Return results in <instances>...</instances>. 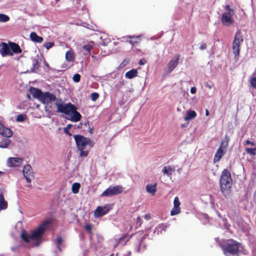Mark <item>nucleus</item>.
<instances>
[{"mask_svg":"<svg viewBox=\"0 0 256 256\" xmlns=\"http://www.w3.org/2000/svg\"><path fill=\"white\" fill-rule=\"evenodd\" d=\"M26 119V116L25 115L23 114H19L18 116L16 118V120L18 122H22L24 121Z\"/></svg>","mask_w":256,"mask_h":256,"instance_id":"nucleus-33","label":"nucleus"},{"mask_svg":"<svg viewBox=\"0 0 256 256\" xmlns=\"http://www.w3.org/2000/svg\"><path fill=\"white\" fill-rule=\"evenodd\" d=\"M150 216L149 214H146L145 216H144V218L146 219V220H150Z\"/></svg>","mask_w":256,"mask_h":256,"instance_id":"nucleus-49","label":"nucleus"},{"mask_svg":"<svg viewBox=\"0 0 256 256\" xmlns=\"http://www.w3.org/2000/svg\"><path fill=\"white\" fill-rule=\"evenodd\" d=\"M2 174H3V172L0 171V175Z\"/></svg>","mask_w":256,"mask_h":256,"instance_id":"nucleus-53","label":"nucleus"},{"mask_svg":"<svg viewBox=\"0 0 256 256\" xmlns=\"http://www.w3.org/2000/svg\"><path fill=\"white\" fill-rule=\"evenodd\" d=\"M146 190L148 193L154 196L156 192V184H148L146 186Z\"/></svg>","mask_w":256,"mask_h":256,"instance_id":"nucleus-17","label":"nucleus"},{"mask_svg":"<svg viewBox=\"0 0 256 256\" xmlns=\"http://www.w3.org/2000/svg\"><path fill=\"white\" fill-rule=\"evenodd\" d=\"M180 202L179 198L178 196L175 197L174 200V207L170 211L171 216H175L179 214L180 212Z\"/></svg>","mask_w":256,"mask_h":256,"instance_id":"nucleus-14","label":"nucleus"},{"mask_svg":"<svg viewBox=\"0 0 256 256\" xmlns=\"http://www.w3.org/2000/svg\"><path fill=\"white\" fill-rule=\"evenodd\" d=\"M196 116V114L194 110H188L186 112V116L184 119L185 121H189L194 118Z\"/></svg>","mask_w":256,"mask_h":256,"instance_id":"nucleus-20","label":"nucleus"},{"mask_svg":"<svg viewBox=\"0 0 256 256\" xmlns=\"http://www.w3.org/2000/svg\"><path fill=\"white\" fill-rule=\"evenodd\" d=\"M196 90L195 87H192L190 91L192 94H194L196 92Z\"/></svg>","mask_w":256,"mask_h":256,"instance_id":"nucleus-44","label":"nucleus"},{"mask_svg":"<svg viewBox=\"0 0 256 256\" xmlns=\"http://www.w3.org/2000/svg\"><path fill=\"white\" fill-rule=\"evenodd\" d=\"M92 48V46L90 44H86L82 46L83 50H86V52H90Z\"/></svg>","mask_w":256,"mask_h":256,"instance_id":"nucleus-38","label":"nucleus"},{"mask_svg":"<svg viewBox=\"0 0 256 256\" xmlns=\"http://www.w3.org/2000/svg\"><path fill=\"white\" fill-rule=\"evenodd\" d=\"M54 46V42H46L44 44V46L47 50H49L50 48H52Z\"/></svg>","mask_w":256,"mask_h":256,"instance_id":"nucleus-37","label":"nucleus"},{"mask_svg":"<svg viewBox=\"0 0 256 256\" xmlns=\"http://www.w3.org/2000/svg\"><path fill=\"white\" fill-rule=\"evenodd\" d=\"M30 40L38 43H41L43 41V38L37 35L35 32H32L30 34Z\"/></svg>","mask_w":256,"mask_h":256,"instance_id":"nucleus-19","label":"nucleus"},{"mask_svg":"<svg viewBox=\"0 0 256 256\" xmlns=\"http://www.w3.org/2000/svg\"><path fill=\"white\" fill-rule=\"evenodd\" d=\"M20 161H8V166L10 167L17 166Z\"/></svg>","mask_w":256,"mask_h":256,"instance_id":"nucleus-32","label":"nucleus"},{"mask_svg":"<svg viewBox=\"0 0 256 256\" xmlns=\"http://www.w3.org/2000/svg\"><path fill=\"white\" fill-rule=\"evenodd\" d=\"M240 245V242L230 238L222 242L220 246L226 256H238Z\"/></svg>","mask_w":256,"mask_h":256,"instance_id":"nucleus-3","label":"nucleus"},{"mask_svg":"<svg viewBox=\"0 0 256 256\" xmlns=\"http://www.w3.org/2000/svg\"><path fill=\"white\" fill-rule=\"evenodd\" d=\"M0 134L6 138H10L12 135V132L10 128L4 127L0 122Z\"/></svg>","mask_w":256,"mask_h":256,"instance_id":"nucleus-16","label":"nucleus"},{"mask_svg":"<svg viewBox=\"0 0 256 256\" xmlns=\"http://www.w3.org/2000/svg\"><path fill=\"white\" fill-rule=\"evenodd\" d=\"M166 228L165 226H164V224H159L157 227L156 228H160L162 230H164V228Z\"/></svg>","mask_w":256,"mask_h":256,"instance_id":"nucleus-43","label":"nucleus"},{"mask_svg":"<svg viewBox=\"0 0 256 256\" xmlns=\"http://www.w3.org/2000/svg\"><path fill=\"white\" fill-rule=\"evenodd\" d=\"M232 182L230 172L227 169L224 170L220 176V184L221 192L226 198L230 194Z\"/></svg>","mask_w":256,"mask_h":256,"instance_id":"nucleus-6","label":"nucleus"},{"mask_svg":"<svg viewBox=\"0 0 256 256\" xmlns=\"http://www.w3.org/2000/svg\"><path fill=\"white\" fill-rule=\"evenodd\" d=\"M243 35L240 31H237L232 44V52L235 56H238L240 54V44L243 42Z\"/></svg>","mask_w":256,"mask_h":256,"instance_id":"nucleus-8","label":"nucleus"},{"mask_svg":"<svg viewBox=\"0 0 256 256\" xmlns=\"http://www.w3.org/2000/svg\"><path fill=\"white\" fill-rule=\"evenodd\" d=\"M78 150L80 151L81 158L87 156L88 150L93 146L92 142L88 138H85L82 136H74Z\"/></svg>","mask_w":256,"mask_h":256,"instance_id":"nucleus-5","label":"nucleus"},{"mask_svg":"<svg viewBox=\"0 0 256 256\" xmlns=\"http://www.w3.org/2000/svg\"><path fill=\"white\" fill-rule=\"evenodd\" d=\"M72 80L74 82H78L80 81V76L78 74H76L73 76Z\"/></svg>","mask_w":256,"mask_h":256,"instance_id":"nucleus-34","label":"nucleus"},{"mask_svg":"<svg viewBox=\"0 0 256 256\" xmlns=\"http://www.w3.org/2000/svg\"><path fill=\"white\" fill-rule=\"evenodd\" d=\"M1 46L2 48L0 50V52L2 56H4L7 55H13V53L10 50V46H8L6 43H2Z\"/></svg>","mask_w":256,"mask_h":256,"instance_id":"nucleus-15","label":"nucleus"},{"mask_svg":"<svg viewBox=\"0 0 256 256\" xmlns=\"http://www.w3.org/2000/svg\"><path fill=\"white\" fill-rule=\"evenodd\" d=\"M142 222L140 218V216H138L136 218V224H139V226H140L142 224Z\"/></svg>","mask_w":256,"mask_h":256,"instance_id":"nucleus-42","label":"nucleus"},{"mask_svg":"<svg viewBox=\"0 0 256 256\" xmlns=\"http://www.w3.org/2000/svg\"><path fill=\"white\" fill-rule=\"evenodd\" d=\"M8 160H22V159L20 158H18L10 157L8 158Z\"/></svg>","mask_w":256,"mask_h":256,"instance_id":"nucleus-45","label":"nucleus"},{"mask_svg":"<svg viewBox=\"0 0 256 256\" xmlns=\"http://www.w3.org/2000/svg\"><path fill=\"white\" fill-rule=\"evenodd\" d=\"M30 92L34 98H37L42 104L46 106L52 104L56 100V96L54 94L49 92H42L39 89L34 88H31Z\"/></svg>","mask_w":256,"mask_h":256,"instance_id":"nucleus-4","label":"nucleus"},{"mask_svg":"<svg viewBox=\"0 0 256 256\" xmlns=\"http://www.w3.org/2000/svg\"><path fill=\"white\" fill-rule=\"evenodd\" d=\"M28 187L29 188H32V186L30 184L28 186Z\"/></svg>","mask_w":256,"mask_h":256,"instance_id":"nucleus-52","label":"nucleus"},{"mask_svg":"<svg viewBox=\"0 0 256 256\" xmlns=\"http://www.w3.org/2000/svg\"><path fill=\"white\" fill-rule=\"evenodd\" d=\"M10 20V18L8 16L0 14V22H6Z\"/></svg>","mask_w":256,"mask_h":256,"instance_id":"nucleus-29","label":"nucleus"},{"mask_svg":"<svg viewBox=\"0 0 256 256\" xmlns=\"http://www.w3.org/2000/svg\"><path fill=\"white\" fill-rule=\"evenodd\" d=\"M206 116H208L209 115V112H208V110H206Z\"/></svg>","mask_w":256,"mask_h":256,"instance_id":"nucleus-51","label":"nucleus"},{"mask_svg":"<svg viewBox=\"0 0 256 256\" xmlns=\"http://www.w3.org/2000/svg\"><path fill=\"white\" fill-rule=\"evenodd\" d=\"M123 188L121 186H110L106 189L102 194V196H116L122 193Z\"/></svg>","mask_w":256,"mask_h":256,"instance_id":"nucleus-9","label":"nucleus"},{"mask_svg":"<svg viewBox=\"0 0 256 256\" xmlns=\"http://www.w3.org/2000/svg\"><path fill=\"white\" fill-rule=\"evenodd\" d=\"M246 144H250V145H252V146H255V144L254 142H250V141L248 140H246Z\"/></svg>","mask_w":256,"mask_h":256,"instance_id":"nucleus-46","label":"nucleus"},{"mask_svg":"<svg viewBox=\"0 0 256 256\" xmlns=\"http://www.w3.org/2000/svg\"><path fill=\"white\" fill-rule=\"evenodd\" d=\"M8 207L7 202L4 200V196L2 192L0 193V210H5Z\"/></svg>","mask_w":256,"mask_h":256,"instance_id":"nucleus-21","label":"nucleus"},{"mask_svg":"<svg viewBox=\"0 0 256 256\" xmlns=\"http://www.w3.org/2000/svg\"><path fill=\"white\" fill-rule=\"evenodd\" d=\"M56 105L57 107V112L66 114L68 120L74 122H78L80 120V114L76 111V108L72 104H60L56 101Z\"/></svg>","mask_w":256,"mask_h":256,"instance_id":"nucleus-2","label":"nucleus"},{"mask_svg":"<svg viewBox=\"0 0 256 256\" xmlns=\"http://www.w3.org/2000/svg\"><path fill=\"white\" fill-rule=\"evenodd\" d=\"M228 143L229 138L228 136H226L224 139L221 142L220 148L218 150L217 152L215 154V158L219 160L222 158L227 150V147L228 146Z\"/></svg>","mask_w":256,"mask_h":256,"instance_id":"nucleus-10","label":"nucleus"},{"mask_svg":"<svg viewBox=\"0 0 256 256\" xmlns=\"http://www.w3.org/2000/svg\"><path fill=\"white\" fill-rule=\"evenodd\" d=\"M112 256L111 255V256Z\"/></svg>","mask_w":256,"mask_h":256,"instance_id":"nucleus-54","label":"nucleus"},{"mask_svg":"<svg viewBox=\"0 0 256 256\" xmlns=\"http://www.w3.org/2000/svg\"><path fill=\"white\" fill-rule=\"evenodd\" d=\"M62 241H63V240H62V236H58V238H56V243L57 244V248L60 252L62 251V249L60 248V246L62 244Z\"/></svg>","mask_w":256,"mask_h":256,"instance_id":"nucleus-30","label":"nucleus"},{"mask_svg":"<svg viewBox=\"0 0 256 256\" xmlns=\"http://www.w3.org/2000/svg\"><path fill=\"white\" fill-rule=\"evenodd\" d=\"M131 38V40L129 41L130 43L134 45L138 43L140 41V36H134L126 37V38Z\"/></svg>","mask_w":256,"mask_h":256,"instance_id":"nucleus-23","label":"nucleus"},{"mask_svg":"<svg viewBox=\"0 0 256 256\" xmlns=\"http://www.w3.org/2000/svg\"><path fill=\"white\" fill-rule=\"evenodd\" d=\"M22 172L26 182L30 183L32 180L34 178V172L30 165H25L24 166Z\"/></svg>","mask_w":256,"mask_h":256,"instance_id":"nucleus-12","label":"nucleus"},{"mask_svg":"<svg viewBox=\"0 0 256 256\" xmlns=\"http://www.w3.org/2000/svg\"><path fill=\"white\" fill-rule=\"evenodd\" d=\"M85 228L89 234L92 232V226L90 224H87L85 226Z\"/></svg>","mask_w":256,"mask_h":256,"instance_id":"nucleus-39","label":"nucleus"},{"mask_svg":"<svg viewBox=\"0 0 256 256\" xmlns=\"http://www.w3.org/2000/svg\"><path fill=\"white\" fill-rule=\"evenodd\" d=\"M32 69L33 70H34L38 68L40 66L39 64V56H36L32 62Z\"/></svg>","mask_w":256,"mask_h":256,"instance_id":"nucleus-27","label":"nucleus"},{"mask_svg":"<svg viewBox=\"0 0 256 256\" xmlns=\"http://www.w3.org/2000/svg\"><path fill=\"white\" fill-rule=\"evenodd\" d=\"M110 209V205L106 204L104 206H98L94 212V216L96 218L102 217L106 214Z\"/></svg>","mask_w":256,"mask_h":256,"instance_id":"nucleus-13","label":"nucleus"},{"mask_svg":"<svg viewBox=\"0 0 256 256\" xmlns=\"http://www.w3.org/2000/svg\"><path fill=\"white\" fill-rule=\"evenodd\" d=\"M144 64H145V62L142 60H140L138 62V64L140 65H144Z\"/></svg>","mask_w":256,"mask_h":256,"instance_id":"nucleus-50","label":"nucleus"},{"mask_svg":"<svg viewBox=\"0 0 256 256\" xmlns=\"http://www.w3.org/2000/svg\"><path fill=\"white\" fill-rule=\"evenodd\" d=\"M174 168H172L169 166H164L162 169V172L164 174H167L168 176L172 175V172L174 171Z\"/></svg>","mask_w":256,"mask_h":256,"instance_id":"nucleus-25","label":"nucleus"},{"mask_svg":"<svg viewBox=\"0 0 256 256\" xmlns=\"http://www.w3.org/2000/svg\"><path fill=\"white\" fill-rule=\"evenodd\" d=\"M245 150L248 154L250 155H255L256 148H246Z\"/></svg>","mask_w":256,"mask_h":256,"instance_id":"nucleus-31","label":"nucleus"},{"mask_svg":"<svg viewBox=\"0 0 256 256\" xmlns=\"http://www.w3.org/2000/svg\"><path fill=\"white\" fill-rule=\"evenodd\" d=\"M10 48L12 52L16 54H20L22 52L20 46L15 43L11 42L10 43Z\"/></svg>","mask_w":256,"mask_h":256,"instance_id":"nucleus-18","label":"nucleus"},{"mask_svg":"<svg viewBox=\"0 0 256 256\" xmlns=\"http://www.w3.org/2000/svg\"><path fill=\"white\" fill-rule=\"evenodd\" d=\"M71 126H72V124H68L66 127L64 128V132L66 134H68V130H70V128Z\"/></svg>","mask_w":256,"mask_h":256,"instance_id":"nucleus-41","label":"nucleus"},{"mask_svg":"<svg viewBox=\"0 0 256 256\" xmlns=\"http://www.w3.org/2000/svg\"><path fill=\"white\" fill-rule=\"evenodd\" d=\"M205 86L206 88H208L209 89H211L213 86L212 84H210L208 83H206Z\"/></svg>","mask_w":256,"mask_h":256,"instance_id":"nucleus-47","label":"nucleus"},{"mask_svg":"<svg viewBox=\"0 0 256 256\" xmlns=\"http://www.w3.org/2000/svg\"><path fill=\"white\" fill-rule=\"evenodd\" d=\"M11 141L9 139L5 138L0 142V148H6L10 144Z\"/></svg>","mask_w":256,"mask_h":256,"instance_id":"nucleus-26","label":"nucleus"},{"mask_svg":"<svg viewBox=\"0 0 256 256\" xmlns=\"http://www.w3.org/2000/svg\"><path fill=\"white\" fill-rule=\"evenodd\" d=\"M180 56L176 54L174 58L170 60L164 69V72L166 74H170L178 66L180 60Z\"/></svg>","mask_w":256,"mask_h":256,"instance_id":"nucleus-11","label":"nucleus"},{"mask_svg":"<svg viewBox=\"0 0 256 256\" xmlns=\"http://www.w3.org/2000/svg\"><path fill=\"white\" fill-rule=\"evenodd\" d=\"M251 86L256 89V77H253L250 80Z\"/></svg>","mask_w":256,"mask_h":256,"instance_id":"nucleus-35","label":"nucleus"},{"mask_svg":"<svg viewBox=\"0 0 256 256\" xmlns=\"http://www.w3.org/2000/svg\"><path fill=\"white\" fill-rule=\"evenodd\" d=\"M50 223V220L44 221L37 228L32 231L30 234L23 230L21 232L20 238L26 243H28L30 240H32L34 241L33 246H38L43 242V236Z\"/></svg>","mask_w":256,"mask_h":256,"instance_id":"nucleus-1","label":"nucleus"},{"mask_svg":"<svg viewBox=\"0 0 256 256\" xmlns=\"http://www.w3.org/2000/svg\"><path fill=\"white\" fill-rule=\"evenodd\" d=\"M80 187V185L79 183L75 182L73 184L72 188V192L74 194H78L79 192Z\"/></svg>","mask_w":256,"mask_h":256,"instance_id":"nucleus-28","label":"nucleus"},{"mask_svg":"<svg viewBox=\"0 0 256 256\" xmlns=\"http://www.w3.org/2000/svg\"><path fill=\"white\" fill-rule=\"evenodd\" d=\"M206 48H207L206 44V43H202L200 46V49L202 50H204L206 49Z\"/></svg>","mask_w":256,"mask_h":256,"instance_id":"nucleus-40","label":"nucleus"},{"mask_svg":"<svg viewBox=\"0 0 256 256\" xmlns=\"http://www.w3.org/2000/svg\"><path fill=\"white\" fill-rule=\"evenodd\" d=\"M225 10L222 16L221 22L224 26H230L234 22V16L235 15L234 10L230 8V5L225 6Z\"/></svg>","mask_w":256,"mask_h":256,"instance_id":"nucleus-7","label":"nucleus"},{"mask_svg":"<svg viewBox=\"0 0 256 256\" xmlns=\"http://www.w3.org/2000/svg\"><path fill=\"white\" fill-rule=\"evenodd\" d=\"M138 73V71L136 70L132 69L126 73L125 76L126 78L131 79L136 76Z\"/></svg>","mask_w":256,"mask_h":256,"instance_id":"nucleus-22","label":"nucleus"},{"mask_svg":"<svg viewBox=\"0 0 256 256\" xmlns=\"http://www.w3.org/2000/svg\"><path fill=\"white\" fill-rule=\"evenodd\" d=\"M98 96H99V95L98 93L93 92L91 94V96H90L91 100L92 101H95L98 98Z\"/></svg>","mask_w":256,"mask_h":256,"instance_id":"nucleus-36","label":"nucleus"},{"mask_svg":"<svg viewBox=\"0 0 256 256\" xmlns=\"http://www.w3.org/2000/svg\"><path fill=\"white\" fill-rule=\"evenodd\" d=\"M66 58L68 62H72L74 60L75 56L74 53L72 50L68 51L66 54Z\"/></svg>","mask_w":256,"mask_h":256,"instance_id":"nucleus-24","label":"nucleus"},{"mask_svg":"<svg viewBox=\"0 0 256 256\" xmlns=\"http://www.w3.org/2000/svg\"><path fill=\"white\" fill-rule=\"evenodd\" d=\"M126 235H124L122 236H121L118 240V242H122V240H124L126 238Z\"/></svg>","mask_w":256,"mask_h":256,"instance_id":"nucleus-48","label":"nucleus"}]
</instances>
